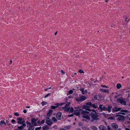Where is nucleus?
I'll return each mask as SVG.
<instances>
[{
  "instance_id": "obj_1",
  "label": "nucleus",
  "mask_w": 130,
  "mask_h": 130,
  "mask_svg": "<svg viewBox=\"0 0 130 130\" xmlns=\"http://www.w3.org/2000/svg\"><path fill=\"white\" fill-rule=\"evenodd\" d=\"M120 110L121 111L123 112L122 113L119 112V114H120L123 115H125V113L127 112L128 111L126 110H124L122 109V108H121L118 107H115L114 108H113L112 109V112L113 113H115L116 112H118Z\"/></svg>"
},
{
  "instance_id": "obj_2",
  "label": "nucleus",
  "mask_w": 130,
  "mask_h": 130,
  "mask_svg": "<svg viewBox=\"0 0 130 130\" xmlns=\"http://www.w3.org/2000/svg\"><path fill=\"white\" fill-rule=\"evenodd\" d=\"M82 114L83 118L88 120H90V118L89 116V112L83 110Z\"/></svg>"
},
{
  "instance_id": "obj_3",
  "label": "nucleus",
  "mask_w": 130,
  "mask_h": 130,
  "mask_svg": "<svg viewBox=\"0 0 130 130\" xmlns=\"http://www.w3.org/2000/svg\"><path fill=\"white\" fill-rule=\"evenodd\" d=\"M91 118L92 119L91 120V122H93L94 120L98 119L97 118L99 117V116L97 114V113H94L92 112L91 113Z\"/></svg>"
},
{
  "instance_id": "obj_4",
  "label": "nucleus",
  "mask_w": 130,
  "mask_h": 130,
  "mask_svg": "<svg viewBox=\"0 0 130 130\" xmlns=\"http://www.w3.org/2000/svg\"><path fill=\"white\" fill-rule=\"evenodd\" d=\"M117 101L121 103V104L124 105H126V103L125 99L123 98H118L117 100Z\"/></svg>"
},
{
  "instance_id": "obj_5",
  "label": "nucleus",
  "mask_w": 130,
  "mask_h": 130,
  "mask_svg": "<svg viewBox=\"0 0 130 130\" xmlns=\"http://www.w3.org/2000/svg\"><path fill=\"white\" fill-rule=\"evenodd\" d=\"M82 110L83 109H82L76 110L75 111L73 114L77 116H80V114H82Z\"/></svg>"
},
{
  "instance_id": "obj_6",
  "label": "nucleus",
  "mask_w": 130,
  "mask_h": 130,
  "mask_svg": "<svg viewBox=\"0 0 130 130\" xmlns=\"http://www.w3.org/2000/svg\"><path fill=\"white\" fill-rule=\"evenodd\" d=\"M106 109V107L105 106H103V105H100L98 108V110L100 112H102L103 111H105V110Z\"/></svg>"
},
{
  "instance_id": "obj_7",
  "label": "nucleus",
  "mask_w": 130,
  "mask_h": 130,
  "mask_svg": "<svg viewBox=\"0 0 130 130\" xmlns=\"http://www.w3.org/2000/svg\"><path fill=\"white\" fill-rule=\"evenodd\" d=\"M46 123L48 125L51 126L52 124V122L51 119L48 117H47L46 120Z\"/></svg>"
},
{
  "instance_id": "obj_8",
  "label": "nucleus",
  "mask_w": 130,
  "mask_h": 130,
  "mask_svg": "<svg viewBox=\"0 0 130 130\" xmlns=\"http://www.w3.org/2000/svg\"><path fill=\"white\" fill-rule=\"evenodd\" d=\"M62 114V113L61 112H58L56 115V118L58 120H60L61 119V117Z\"/></svg>"
},
{
  "instance_id": "obj_9",
  "label": "nucleus",
  "mask_w": 130,
  "mask_h": 130,
  "mask_svg": "<svg viewBox=\"0 0 130 130\" xmlns=\"http://www.w3.org/2000/svg\"><path fill=\"white\" fill-rule=\"evenodd\" d=\"M111 126L115 130L117 129L118 128V125L115 123H113L111 124Z\"/></svg>"
},
{
  "instance_id": "obj_10",
  "label": "nucleus",
  "mask_w": 130,
  "mask_h": 130,
  "mask_svg": "<svg viewBox=\"0 0 130 130\" xmlns=\"http://www.w3.org/2000/svg\"><path fill=\"white\" fill-rule=\"evenodd\" d=\"M65 111H69L70 112H72L73 111L74 109L72 107L70 108L69 107L66 109Z\"/></svg>"
},
{
  "instance_id": "obj_11",
  "label": "nucleus",
  "mask_w": 130,
  "mask_h": 130,
  "mask_svg": "<svg viewBox=\"0 0 130 130\" xmlns=\"http://www.w3.org/2000/svg\"><path fill=\"white\" fill-rule=\"evenodd\" d=\"M112 108V106L111 105H108L107 107H106V109L105 110V111H107L109 112H110L111 111Z\"/></svg>"
},
{
  "instance_id": "obj_12",
  "label": "nucleus",
  "mask_w": 130,
  "mask_h": 130,
  "mask_svg": "<svg viewBox=\"0 0 130 130\" xmlns=\"http://www.w3.org/2000/svg\"><path fill=\"white\" fill-rule=\"evenodd\" d=\"M89 107V106L86 105H84L82 106V108L83 109H86V110L89 111H91V110L90 109L88 108Z\"/></svg>"
},
{
  "instance_id": "obj_13",
  "label": "nucleus",
  "mask_w": 130,
  "mask_h": 130,
  "mask_svg": "<svg viewBox=\"0 0 130 130\" xmlns=\"http://www.w3.org/2000/svg\"><path fill=\"white\" fill-rule=\"evenodd\" d=\"M36 120L34 118H32L31 120V123L32 124L35 126H37V124L36 123Z\"/></svg>"
},
{
  "instance_id": "obj_14",
  "label": "nucleus",
  "mask_w": 130,
  "mask_h": 130,
  "mask_svg": "<svg viewBox=\"0 0 130 130\" xmlns=\"http://www.w3.org/2000/svg\"><path fill=\"white\" fill-rule=\"evenodd\" d=\"M25 127V125L22 124L20 126H18V128L19 130H23L24 129V127Z\"/></svg>"
},
{
  "instance_id": "obj_15",
  "label": "nucleus",
  "mask_w": 130,
  "mask_h": 130,
  "mask_svg": "<svg viewBox=\"0 0 130 130\" xmlns=\"http://www.w3.org/2000/svg\"><path fill=\"white\" fill-rule=\"evenodd\" d=\"M18 124H22L21 122L22 121V118L21 117H19L17 119Z\"/></svg>"
},
{
  "instance_id": "obj_16",
  "label": "nucleus",
  "mask_w": 130,
  "mask_h": 130,
  "mask_svg": "<svg viewBox=\"0 0 130 130\" xmlns=\"http://www.w3.org/2000/svg\"><path fill=\"white\" fill-rule=\"evenodd\" d=\"M99 129L100 130H104L106 129V127L104 125H101L99 127Z\"/></svg>"
},
{
  "instance_id": "obj_17",
  "label": "nucleus",
  "mask_w": 130,
  "mask_h": 130,
  "mask_svg": "<svg viewBox=\"0 0 130 130\" xmlns=\"http://www.w3.org/2000/svg\"><path fill=\"white\" fill-rule=\"evenodd\" d=\"M80 99L81 101H83L86 99V98L85 96H82L80 97Z\"/></svg>"
},
{
  "instance_id": "obj_18",
  "label": "nucleus",
  "mask_w": 130,
  "mask_h": 130,
  "mask_svg": "<svg viewBox=\"0 0 130 130\" xmlns=\"http://www.w3.org/2000/svg\"><path fill=\"white\" fill-rule=\"evenodd\" d=\"M52 110L50 109L49 110L48 112L47 113V116L48 117H50L52 114Z\"/></svg>"
},
{
  "instance_id": "obj_19",
  "label": "nucleus",
  "mask_w": 130,
  "mask_h": 130,
  "mask_svg": "<svg viewBox=\"0 0 130 130\" xmlns=\"http://www.w3.org/2000/svg\"><path fill=\"white\" fill-rule=\"evenodd\" d=\"M91 107L94 109L96 108H98V104L97 103H95L94 104H92Z\"/></svg>"
},
{
  "instance_id": "obj_20",
  "label": "nucleus",
  "mask_w": 130,
  "mask_h": 130,
  "mask_svg": "<svg viewBox=\"0 0 130 130\" xmlns=\"http://www.w3.org/2000/svg\"><path fill=\"white\" fill-rule=\"evenodd\" d=\"M50 128V127L47 125L43 126L42 127L43 130H48Z\"/></svg>"
},
{
  "instance_id": "obj_21",
  "label": "nucleus",
  "mask_w": 130,
  "mask_h": 130,
  "mask_svg": "<svg viewBox=\"0 0 130 130\" xmlns=\"http://www.w3.org/2000/svg\"><path fill=\"white\" fill-rule=\"evenodd\" d=\"M55 106H51V109H54L58 107L59 106V104L57 103L55 105Z\"/></svg>"
},
{
  "instance_id": "obj_22",
  "label": "nucleus",
  "mask_w": 130,
  "mask_h": 130,
  "mask_svg": "<svg viewBox=\"0 0 130 130\" xmlns=\"http://www.w3.org/2000/svg\"><path fill=\"white\" fill-rule=\"evenodd\" d=\"M70 104V103H69L68 104H66V105L64 107H62L61 109H65V110L68 107Z\"/></svg>"
},
{
  "instance_id": "obj_23",
  "label": "nucleus",
  "mask_w": 130,
  "mask_h": 130,
  "mask_svg": "<svg viewBox=\"0 0 130 130\" xmlns=\"http://www.w3.org/2000/svg\"><path fill=\"white\" fill-rule=\"evenodd\" d=\"M90 128L91 129H92L93 130H98L97 128L94 125L91 126Z\"/></svg>"
},
{
  "instance_id": "obj_24",
  "label": "nucleus",
  "mask_w": 130,
  "mask_h": 130,
  "mask_svg": "<svg viewBox=\"0 0 130 130\" xmlns=\"http://www.w3.org/2000/svg\"><path fill=\"white\" fill-rule=\"evenodd\" d=\"M126 94H128V98H129L130 97V89L126 91Z\"/></svg>"
},
{
  "instance_id": "obj_25",
  "label": "nucleus",
  "mask_w": 130,
  "mask_h": 130,
  "mask_svg": "<svg viewBox=\"0 0 130 130\" xmlns=\"http://www.w3.org/2000/svg\"><path fill=\"white\" fill-rule=\"evenodd\" d=\"M101 90H102V91L103 92H106L107 93H108L109 92V91L108 90L105 89H101Z\"/></svg>"
},
{
  "instance_id": "obj_26",
  "label": "nucleus",
  "mask_w": 130,
  "mask_h": 130,
  "mask_svg": "<svg viewBox=\"0 0 130 130\" xmlns=\"http://www.w3.org/2000/svg\"><path fill=\"white\" fill-rule=\"evenodd\" d=\"M121 87V85L119 83L118 84L116 85V87L118 89H119Z\"/></svg>"
},
{
  "instance_id": "obj_27",
  "label": "nucleus",
  "mask_w": 130,
  "mask_h": 130,
  "mask_svg": "<svg viewBox=\"0 0 130 130\" xmlns=\"http://www.w3.org/2000/svg\"><path fill=\"white\" fill-rule=\"evenodd\" d=\"M34 127L32 126H31L29 127L28 130H34Z\"/></svg>"
},
{
  "instance_id": "obj_28",
  "label": "nucleus",
  "mask_w": 130,
  "mask_h": 130,
  "mask_svg": "<svg viewBox=\"0 0 130 130\" xmlns=\"http://www.w3.org/2000/svg\"><path fill=\"white\" fill-rule=\"evenodd\" d=\"M52 120L54 122H56L57 121V120L55 117H53L52 118Z\"/></svg>"
},
{
  "instance_id": "obj_29",
  "label": "nucleus",
  "mask_w": 130,
  "mask_h": 130,
  "mask_svg": "<svg viewBox=\"0 0 130 130\" xmlns=\"http://www.w3.org/2000/svg\"><path fill=\"white\" fill-rule=\"evenodd\" d=\"M86 105H87L90 106L91 107V105H92V104L91 102H89L86 103Z\"/></svg>"
},
{
  "instance_id": "obj_30",
  "label": "nucleus",
  "mask_w": 130,
  "mask_h": 130,
  "mask_svg": "<svg viewBox=\"0 0 130 130\" xmlns=\"http://www.w3.org/2000/svg\"><path fill=\"white\" fill-rule=\"evenodd\" d=\"M64 128L67 130L68 129H70L71 128V126L69 125L67 126H65Z\"/></svg>"
},
{
  "instance_id": "obj_31",
  "label": "nucleus",
  "mask_w": 130,
  "mask_h": 130,
  "mask_svg": "<svg viewBox=\"0 0 130 130\" xmlns=\"http://www.w3.org/2000/svg\"><path fill=\"white\" fill-rule=\"evenodd\" d=\"M82 128L84 130H89V128H88L86 127H83Z\"/></svg>"
},
{
  "instance_id": "obj_32",
  "label": "nucleus",
  "mask_w": 130,
  "mask_h": 130,
  "mask_svg": "<svg viewBox=\"0 0 130 130\" xmlns=\"http://www.w3.org/2000/svg\"><path fill=\"white\" fill-rule=\"evenodd\" d=\"M123 116H122L120 117H119L118 118L119 119V120H122L123 119Z\"/></svg>"
},
{
  "instance_id": "obj_33",
  "label": "nucleus",
  "mask_w": 130,
  "mask_h": 130,
  "mask_svg": "<svg viewBox=\"0 0 130 130\" xmlns=\"http://www.w3.org/2000/svg\"><path fill=\"white\" fill-rule=\"evenodd\" d=\"M78 72L80 73H84V72L81 69H79L78 70Z\"/></svg>"
},
{
  "instance_id": "obj_34",
  "label": "nucleus",
  "mask_w": 130,
  "mask_h": 130,
  "mask_svg": "<svg viewBox=\"0 0 130 130\" xmlns=\"http://www.w3.org/2000/svg\"><path fill=\"white\" fill-rule=\"evenodd\" d=\"M76 101L79 102V101H81L80 100V98H76Z\"/></svg>"
},
{
  "instance_id": "obj_35",
  "label": "nucleus",
  "mask_w": 130,
  "mask_h": 130,
  "mask_svg": "<svg viewBox=\"0 0 130 130\" xmlns=\"http://www.w3.org/2000/svg\"><path fill=\"white\" fill-rule=\"evenodd\" d=\"M73 92V91L72 90H70L69 91L68 93L69 94H71Z\"/></svg>"
},
{
  "instance_id": "obj_36",
  "label": "nucleus",
  "mask_w": 130,
  "mask_h": 130,
  "mask_svg": "<svg viewBox=\"0 0 130 130\" xmlns=\"http://www.w3.org/2000/svg\"><path fill=\"white\" fill-rule=\"evenodd\" d=\"M14 114L15 116H19V114L17 112L14 113Z\"/></svg>"
},
{
  "instance_id": "obj_37",
  "label": "nucleus",
  "mask_w": 130,
  "mask_h": 130,
  "mask_svg": "<svg viewBox=\"0 0 130 130\" xmlns=\"http://www.w3.org/2000/svg\"><path fill=\"white\" fill-rule=\"evenodd\" d=\"M107 129L108 130H112V129H111V127L110 126L108 125L107 127Z\"/></svg>"
},
{
  "instance_id": "obj_38",
  "label": "nucleus",
  "mask_w": 130,
  "mask_h": 130,
  "mask_svg": "<svg viewBox=\"0 0 130 130\" xmlns=\"http://www.w3.org/2000/svg\"><path fill=\"white\" fill-rule=\"evenodd\" d=\"M46 104L47 103L45 102H43L41 103V104L42 106H44V105Z\"/></svg>"
},
{
  "instance_id": "obj_39",
  "label": "nucleus",
  "mask_w": 130,
  "mask_h": 130,
  "mask_svg": "<svg viewBox=\"0 0 130 130\" xmlns=\"http://www.w3.org/2000/svg\"><path fill=\"white\" fill-rule=\"evenodd\" d=\"M26 123L27 125H28L29 126H30L31 125L30 123L28 121H26Z\"/></svg>"
},
{
  "instance_id": "obj_40",
  "label": "nucleus",
  "mask_w": 130,
  "mask_h": 130,
  "mask_svg": "<svg viewBox=\"0 0 130 130\" xmlns=\"http://www.w3.org/2000/svg\"><path fill=\"white\" fill-rule=\"evenodd\" d=\"M41 121H38L37 123V125H41Z\"/></svg>"
},
{
  "instance_id": "obj_41",
  "label": "nucleus",
  "mask_w": 130,
  "mask_h": 130,
  "mask_svg": "<svg viewBox=\"0 0 130 130\" xmlns=\"http://www.w3.org/2000/svg\"><path fill=\"white\" fill-rule=\"evenodd\" d=\"M41 126H40V127H36L35 128V130H40L41 129Z\"/></svg>"
},
{
  "instance_id": "obj_42",
  "label": "nucleus",
  "mask_w": 130,
  "mask_h": 130,
  "mask_svg": "<svg viewBox=\"0 0 130 130\" xmlns=\"http://www.w3.org/2000/svg\"><path fill=\"white\" fill-rule=\"evenodd\" d=\"M21 123H22V124H25V126H26V124H25V122L24 120V121L22 120V122H21Z\"/></svg>"
},
{
  "instance_id": "obj_43",
  "label": "nucleus",
  "mask_w": 130,
  "mask_h": 130,
  "mask_svg": "<svg viewBox=\"0 0 130 130\" xmlns=\"http://www.w3.org/2000/svg\"><path fill=\"white\" fill-rule=\"evenodd\" d=\"M50 93H48L46 95H45V96H44V98H46V97H48V96L50 95Z\"/></svg>"
},
{
  "instance_id": "obj_44",
  "label": "nucleus",
  "mask_w": 130,
  "mask_h": 130,
  "mask_svg": "<svg viewBox=\"0 0 130 130\" xmlns=\"http://www.w3.org/2000/svg\"><path fill=\"white\" fill-rule=\"evenodd\" d=\"M45 122V120H42L41 121V124H44Z\"/></svg>"
},
{
  "instance_id": "obj_45",
  "label": "nucleus",
  "mask_w": 130,
  "mask_h": 130,
  "mask_svg": "<svg viewBox=\"0 0 130 130\" xmlns=\"http://www.w3.org/2000/svg\"><path fill=\"white\" fill-rule=\"evenodd\" d=\"M101 86L103 87H105L106 88H108V87H107V86H106L105 85H101Z\"/></svg>"
},
{
  "instance_id": "obj_46",
  "label": "nucleus",
  "mask_w": 130,
  "mask_h": 130,
  "mask_svg": "<svg viewBox=\"0 0 130 130\" xmlns=\"http://www.w3.org/2000/svg\"><path fill=\"white\" fill-rule=\"evenodd\" d=\"M61 73L62 74H64L65 73V72L63 71V70H61Z\"/></svg>"
},
{
  "instance_id": "obj_47",
  "label": "nucleus",
  "mask_w": 130,
  "mask_h": 130,
  "mask_svg": "<svg viewBox=\"0 0 130 130\" xmlns=\"http://www.w3.org/2000/svg\"><path fill=\"white\" fill-rule=\"evenodd\" d=\"M11 122L12 123H14L15 122V121L14 119H12L11 120Z\"/></svg>"
},
{
  "instance_id": "obj_48",
  "label": "nucleus",
  "mask_w": 130,
  "mask_h": 130,
  "mask_svg": "<svg viewBox=\"0 0 130 130\" xmlns=\"http://www.w3.org/2000/svg\"><path fill=\"white\" fill-rule=\"evenodd\" d=\"M1 123H2V124H6L5 123V121H1Z\"/></svg>"
},
{
  "instance_id": "obj_49",
  "label": "nucleus",
  "mask_w": 130,
  "mask_h": 130,
  "mask_svg": "<svg viewBox=\"0 0 130 130\" xmlns=\"http://www.w3.org/2000/svg\"><path fill=\"white\" fill-rule=\"evenodd\" d=\"M64 104V103H61L60 104H59V106H61L62 105Z\"/></svg>"
},
{
  "instance_id": "obj_50",
  "label": "nucleus",
  "mask_w": 130,
  "mask_h": 130,
  "mask_svg": "<svg viewBox=\"0 0 130 130\" xmlns=\"http://www.w3.org/2000/svg\"><path fill=\"white\" fill-rule=\"evenodd\" d=\"M73 114H72L70 115H68V117H71L73 116Z\"/></svg>"
},
{
  "instance_id": "obj_51",
  "label": "nucleus",
  "mask_w": 130,
  "mask_h": 130,
  "mask_svg": "<svg viewBox=\"0 0 130 130\" xmlns=\"http://www.w3.org/2000/svg\"><path fill=\"white\" fill-rule=\"evenodd\" d=\"M23 112L24 113H25L27 112V110H26L25 109L23 110Z\"/></svg>"
},
{
  "instance_id": "obj_52",
  "label": "nucleus",
  "mask_w": 130,
  "mask_h": 130,
  "mask_svg": "<svg viewBox=\"0 0 130 130\" xmlns=\"http://www.w3.org/2000/svg\"><path fill=\"white\" fill-rule=\"evenodd\" d=\"M91 110L92 111V112H93L94 113H96V111L94 109H92Z\"/></svg>"
},
{
  "instance_id": "obj_53",
  "label": "nucleus",
  "mask_w": 130,
  "mask_h": 130,
  "mask_svg": "<svg viewBox=\"0 0 130 130\" xmlns=\"http://www.w3.org/2000/svg\"><path fill=\"white\" fill-rule=\"evenodd\" d=\"M84 89L83 88H81L80 89V90L82 92H83V91H84Z\"/></svg>"
},
{
  "instance_id": "obj_54",
  "label": "nucleus",
  "mask_w": 130,
  "mask_h": 130,
  "mask_svg": "<svg viewBox=\"0 0 130 130\" xmlns=\"http://www.w3.org/2000/svg\"><path fill=\"white\" fill-rule=\"evenodd\" d=\"M125 130H130V129L128 128L125 127Z\"/></svg>"
},
{
  "instance_id": "obj_55",
  "label": "nucleus",
  "mask_w": 130,
  "mask_h": 130,
  "mask_svg": "<svg viewBox=\"0 0 130 130\" xmlns=\"http://www.w3.org/2000/svg\"><path fill=\"white\" fill-rule=\"evenodd\" d=\"M60 130H67V129L64 128H61L60 129Z\"/></svg>"
},
{
  "instance_id": "obj_56",
  "label": "nucleus",
  "mask_w": 130,
  "mask_h": 130,
  "mask_svg": "<svg viewBox=\"0 0 130 130\" xmlns=\"http://www.w3.org/2000/svg\"><path fill=\"white\" fill-rule=\"evenodd\" d=\"M74 108L76 109H79V107H74Z\"/></svg>"
},
{
  "instance_id": "obj_57",
  "label": "nucleus",
  "mask_w": 130,
  "mask_h": 130,
  "mask_svg": "<svg viewBox=\"0 0 130 130\" xmlns=\"http://www.w3.org/2000/svg\"><path fill=\"white\" fill-rule=\"evenodd\" d=\"M102 114L103 115H104V116H105L106 115V114L104 113H102Z\"/></svg>"
},
{
  "instance_id": "obj_58",
  "label": "nucleus",
  "mask_w": 130,
  "mask_h": 130,
  "mask_svg": "<svg viewBox=\"0 0 130 130\" xmlns=\"http://www.w3.org/2000/svg\"><path fill=\"white\" fill-rule=\"evenodd\" d=\"M87 90H86L84 91V92H85V93H87Z\"/></svg>"
},
{
  "instance_id": "obj_59",
  "label": "nucleus",
  "mask_w": 130,
  "mask_h": 130,
  "mask_svg": "<svg viewBox=\"0 0 130 130\" xmlns=\"http://www.w3.org/2000/svg\"><path fill=\"white\" fill-rule=\"evenodd\" d=\"M82 93L83 94H84L85 93V92H84V91H83V92H82Z\"/></svg>"
},
{
  "instance_id": "obj_60",
  "label": "nucleus",
  "mask_w": 130,
  "mask_h": 130,
  "mask_svg": "<svg viewBox=\"0 0 130 130\" xmlns=\"http://www.w3.org/2000/svg\"><path fill=\"white\" fill-rule=\"evenodd\" d=\"M26 107L27 108H29L30 107V106H26Z\"/></svg>"
},
{
  "instance_id": "obj_61",
  "label": "nucleus",
  "mask_w": 130,
  "mask_h": 130,
  "mask_svg": "<svg viewBox=\"0 0 130 130\" xmlns=\"http://www.w3.org/2000/svg\"><path fill=\"white\" fill-rule=\"evenodd\" d=\"M10 61V64H11L12 63V60H11Z\"/></svg>"
},
{
  "instance_id": "obj_62",
  "label": "nucleus",
  "mask_w": 130,
  "mask_h": 130,
  "mask_svg": "<svg viewBox=\"0 0 130 130\" xmlns=\"http://www.w3.org/2000/svg\"><path fill=\"white\" fill-rule=\"evenodd\" d=\"M76 130H80V128H77L76 129Z\"/></svg>"
},
{
  "instance_id": "obj_63",
  "label": "nucleus",
  "mask_w": 130,
  "mask_h": 130,
  "mask_svg": "<svg viewBox=\"0 0 130 130\" xmlns=\"http://www.w3.org/2000/svg\"><path fill=\"white\" fill-rule=\"evenodd\" d=\"M117 96H118L117 95L115 96V99L117 98Z\"/></svg>"
},
{
  "instance_id": "obj_64",
  "label": "nucleus",
  "mask_w": 130,
  "mask_h": 130,
  "mask_svg": "<svg viewBox=\"0 0 130 130\" xmlns=\"http://www.w3.org/2000/svg\"><path fill=\"white\" fill-rule=\"evenodd\" d=\"M57 31L55 33V34H54V35H56L57 34Z\"/></svg>"
}]
</instances>
